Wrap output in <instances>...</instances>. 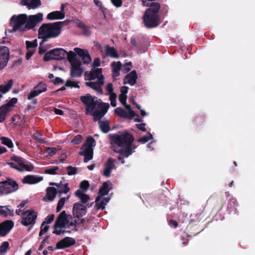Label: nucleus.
Returning a JSON list of instances; mask_svg holds the SVG:
<instances>
[{
    "label": "nucleus",
    "mask_w": 255,
    "mask_h": 255,
    "mask_svg": "<svg viewBox=\"0 0 255 255\" xmlns=\"http://www.w3.org/2000/svg\"><path fill=\"white\" fill-rule=\"evenodd\" d=\"M111 143V148L115 152L119 153L120 156L127 158L134 151L136 147L132 143L133 136L127 130L119 131L116 133L108 135Z\"/></svg>",
    "instance_id": "obj_1"
},
{
    "label": "nucleus",
    "mask_w": 255,
    "mask_h": 255,
    "mask_svg": "<svg viewBox=\"0 0 255 255\" xmlns=\"http://www.w3.org/2000/svg\"><path fill=\"white\" fill-rule=\"evenodd\" d=\"M42 13L29 15L25 13L13 15L9 20V26L12 27L10 32H25L30 30L35 31V27L43 21Z\"/></svg>",
    "instance_id": "obj_2"
},
{
    "label": "nucleus",
    "mask_w": 255,
    "mask_h": 255,
    "mask_svg": "<svg viewBox=\"0 0 255 255\" xmlns=\"http://www.w3.org/2000/svg\"><path fill=\"white\" fill-rule=\"evenodd\" d=\"M80 101L85 105V114L93 117V120L96 122L101 120L107 113L110 105L104 102H98V98L86 94L80 98Z\"/></svg>",
    "instance_id": "obj_3"
},
{
    "label": "nucleus",
    "mask_w": 255,
    "mask_h": 255,
    "mask_svg": "<svg viewBox=\"0 0 255 255\" xmlns=\"http://www.w3.org/2000/svg\"><path fill=\"white\" fill-rule=\"evenodd\" d=\"M149 8L145 11L143 15V21L148 27H154L159 24V11L161 7L157 2H148Z\"/></svg>",
    "instance_id": "obj_4"
},
{
    "label": "nucleus",
    "mask_w": 255,
    "mask_h": 255,
    "mask_svg": "<svg viewBox=\"0 0 255 255\" xmlns=\"http://www.w3.org/2000/svg\"><path fill=\"white\" fill-rule=\"evenodd\" d=\"M96 145V140L92 136H88L87 138L86 142L80 148L79 154L84 156V162H88L93 158V147Z\"/></svg>",
    "instance_id": "obj_5"
},
{
    "label": "nucleus",
    "mask_w": 255,
    "mask_h": 255,
    "mask_svg": "<svg viewBox=\"0 0 255 255\" xmlns=\"http://www.w3.org/2000/svg\"><path fill=\"white\" fill-rule=\"evenodd\" d=\"M70 21L64 20L53 23H43L37 32H61L62 28L68 25Z\"/></svg>",
    "instance_id": "obj_6"
},
{
    "label": "nucleus",
    "mask_w": 255,
    "mask_h": 255,
    "mask_svg": "<svg viewBox=\"0 0 255 255\" xmlns=\"http://www.w3.org/2000/svg\"><path fill=\"white\" fill-rule=\"evenodd\" d=\"M18 185L11 178H7L4 181L0 182V194H8L17 191Z\"/></svg>",
    "instance_id": "obj_7"
},
{
    "label": "nucleus",
    "mask_w": 255,
    "mask_h": 255,
    "mask_svg": "<svg viewBox=\"0 0 255 255\" xmlns=\"http://www.w3.org/2000/svg\"><path fill=\"white\" fill-rule=\"evenodd\" d=\"M67 54V51L63 48H54L47 52L44 54L43 60L49 61L51 60H60L64 59Z\"/></svg>",
    "instance_id": "obj_8"
},
{
    "label": "nucleus",
    "mask_w": 255,
    "mask_h": 255,
    "mask_svg": "<svg viewBox=\"0 0 255 255\" xmlns=\"http://www.w3.org/2000/svg\"><path fill=\"white\" fill-rule=\"evenodd\" d=\"M37 217V213L33 210H28L23 212V216L21 217V224L24 226H28V230L34 226Z\"/></svg>",
    "instance_id": "obj_9"
},
{
    "label": "nucleus",
    "mask_w": 255,
    "mask_h": 255,
    "mask_svg": "<svg viewBox=\"0 0 255 255\" xmlns=\"http://www.w3.org/2000/svg\"><path fill=\"white\" fill-rule=\"evenodd\" d=\"M72 219V215H67L65 211H62L57 217L53 228L65 229L68 224L69 219Z\"/></svg>",
    "instance_id": "obj_10"
},
{
    "label": "nucleus",
    "mask_w": 255,
    "mask_h": 255,
    "mask_svg": "<svg viewBox=\"0 0 255 255\" xmlns=\"http://www.w3.org/2000/svg\"><path fill=\"white\" fill-rule=\"evenodd\" d=\"M87 207L82 204L80 202H76L74 204L72 213L73 217L77 220L85 219L83 218L87 214Z\"/></svg>",
    "instance_id": "obj_11"
},
{
    "label": "nucleus",
    "mask_w": 255,
    "mask_h": 255,
    "mask_svg": "<svg viewBox=\"0 0 255 255\" xmlns=\"http://www.w3.org/2000/svg\"><path fill=\"white\" fill-rule=\"evenodd\" d=\"M9 54L7 47L0 46V71L6 66L9 59Z\"/></svg>",
    "instance_id": "obj_12"
},
{
    "label": "nucleus",
    "mask_w": 255,
    "mask_h": 255,
    "mask_svg": "<svg viewBox=\"0 0 255 255\" xmlns=\"http://www.w3.org/2000/svg\"><path fill=\"white\" fill-rule=\"evenodd\" d=\"M209 200L213 202V210L217 213L221 211L226 203L223 196H211Z\"/></svg>",
    "instance_id": "obj_13"
},
{
    "label": "nucleus",
    "mask_w": 255,
    "mask_h": 255,
    "mask_svg": "<svg viewBox=\"0 0 255 255\" xmlns=\"http://www.w3.org/2000/svg\"><path fill=\"white\" fill-rule=\"evenodd\" d=\"M14 226V222L12 220H5L0 223V236L5 237L8 234Z\"/></svg>",
    "instance_id": "obj_14"
},
{
    "label": "nucleus",
    "mask_w": 255,
    "mask_h": 255,
    "mask_svg": "<svg viewBox=\"0 0 255 255\" xmlns=\"http://www.w3.org/2000/svg\"><path fill=\"white\" fill-rule=\"evenodd\" d=\"M46 90L47 85L42 82H40L31 91L28 95L27 99L28 100H31L42 92L46 91Z\"/></svg>",
    "instance_id": "obj_15"
},
{
    "label": "nucleus",
    "mask_w": 255,
    "mask_h": 255,
    "mask_svg": "<svg viewBox=\"0 0 255 255\" xmlns=\"http://www.w3.org/2000/svg\"><path fill=\"white\" fill-rule=\"evenodd\" d=\"M71 64L70 76L72 77H80L82 76L83 70L81 68V62H76Z\"/></svg>",
    "instance_id": "obj_16"
},
{
    "label": "nucleus",
    "mask_w": 255,
    "mask_h": 255,
    "mask_svg": "<svg viewBox=\"0 0 255 255\" xmlns=\"http://www.w3.org/2000/svg\"><path fill=\"white\" fill-rule=\"evenodd\" d=\"M75 240L71 237H65L56 244L55 249H63L70 247L75 244Z\"/></svg>",
    "instance_id": "obj_17"
},
{
    "label": "nucleus",
    "mask_w": 255,
    "mask_h": 255,
    "mask_svg": "<svg viewBox=\"0 0 255 255\" xmlns=\"http://www.w3.org/2000/svg\"><path fill=\"white\" fill-rule=\"evenodd\" d=\"M74 51L79 56L82 58L84 64H87L91 62L92 58L88 51H85L79 48H75Z\"/></svg>",
    "instance_id": "obj_18"
},
{
    "label": "nucleus",
    "mask_w": 255,
    "mask_h": 255,
    "mask_svg": "<svg viewBox=\"0 0 255 255\" xmlns=\"http://www.w3.org/2000/svg\"><path fill=\"white\" fill-rule=\"evenodd\" d=\"M116 160L112 157H110L107 160L103 172V175L107 177H109L111 175V171L115 168L114 163Z\"/></svg>",
    "instance_id": "obj_19"
},
{
    "label": "nucleus",
    "mask_w": 255,
    "mask_h": 255,
    "mask_svg": "<svg viewBox=\"0 0 255 255\" xmlns=\"http://www.w3.org/2000/svg\"><path fill=\"white\" fill-rule=\"evenodd\" d=\"M43 179L42 177L37 175H28L24 176L22 179L23 184H36Z\"/></svg>",
    "instance_id": "obj_20"
},
{
    "label": "nucleus",
    "mask_w": 255,
    "mask_h": 255,
    "mask_svg": "<svg viewBox=\"0 0 255 255\" xmlns=\"http://www.w3.org/2000/svg\"><path fill=\"white\" fill-rule=\"evenodd\" d=\"M137 79V75L136 71L132 70L125 77L124 84H128L130 86H133L136 84Z\"/></svg>",
    "instance_id": "obj_21"
},
{
    "label": "nucleus",
    "mask_w": 255,
    "mask_h": 255,
    "mask_svg": "<svg viewBox=\"0 0 255 255\" xmlns=\"http://www.w3.org/2000/svg\"><path fill=\"white\" fill-rule=\"evenodd\" d=\"M57 194V189L54 187H48L46 188V194L44 197V201H53Z\"/></svg>",
    "instance_id": "obj_22"
},
{
    "label": "nucleus",
    "mask_w": 255,
    "mask_h": 255,
    "mask_svg": "<svg viewBox=\"0 0 255 255\" xmlns=\"http://www.w3.org/2000/svg\"><path fill=\"white\" fill-rule=\"evenodd\" d=\"M65 14L64 12L56 10L49 13L47 15L46 18L50 20H54L63 19L65 18Z\"/></svg>",
    "instance_id": "obj_23"
},
{
    "label": "nucleus",
    "mask_w": 255,
    "mask_h": 255,
    "mask_svg": "<svg viewBox=\"0 0 255 255\" xmlns=\"http://www.w3.org/2000/svg\"><path fill=\"white\" fill-rule=\"evenodd\" d=\"M238 206V202L235 198H231L228 203L227 211L230 214L237 213V209L236 207Z\"/></svg>",
    "instance_id": "obj_24"
},
{
    "label": "nucleus",
    "mask_w": 255,
    "mask_h": 255,
    "mask_svg": "<svg viewBox=\"0 0 255 255\" xmlns=\"http://www.w3.org/2000/svg\"><path fill=\"white\" fill-rule=\"evenodd\" d=\"M21 4L23 5L27 6L29 9H35L41 5L40 0H23L21 1Z\"/></svg>",
    "instance_id": "obj_25"
},
{
    "label": "nucleus",
    "mask_w": 255,
    "mask_h": 255,
    "mask_svg": "<svg viewBox=\"0 0 255 255\" xmlns=\"http://www.w3.org/2000/svg\"><path fill=\"white\" fill-rule=\"evenodd\" d=\"M148 42V40L146 38H143V39H138L137 42L134 38H131L130 39L131 44L138 49H141V48L143 46L146 45Z\"/></svg>",
    "instance_id": "obj_26"
},
{
    "label": "nucleus",
    "mask_w": 255,
    "mask_h": 255,
    "mask_svg": "<svg viewBox=\"0 0 255 255\" xmlns=\"http://www.w3.org/2000/svg\"><path fill=\"white\" fill-rule=\"evenodd\" d=\"M85 219L77 220L75 219L71 222H68V224L66 225V228L68 229H71V232L72 231H77L78 230L77 228V226L79 225L84 224L85 223Z\"/></svg>",
    "instance_id": "obj_27"
},
{
    "label": "nucleus",
    "mask_w": 255,
    "mask_h": 255,
    "mask_svg": "<svg viewBox=\"0 0 255 255\" xmlns=\"http://www.w3.org/2000/svg\"><path fill=\"white\" fill-rule=\"evenodd\" d=\"M112 185L110 181L104 182L99 189L98 194L101 197L108 194L111 188L109 185Z\"/></svg>",
    "instance_id": "obj_28"
},
{
    "label": "nucleus",
    "mask_w": 255,
    "mask_h": 255,
    "mask_svg": "<svg viewBox=\"0 0 255 255\" xmlns=\"http://www.w3.org/2000/svg\"><path fill=\"white\" fill-rule=\"evenodd\" d=\"M38 38L42 39V42L40 43V45L42 44V43L46 42L47 40L51 38H54L57 37L60 33H38Z\"/></svg>",
    "instance_id": "obj_29"
},
{
    "label": "nucleus",
    "mask_w": 255,
    "mask_h": 255,
    "mask_svg": "<svg viewBox=\"0 0 255 255\" xmlns=\"http://www.w3.org/2000/svg\"><path fill=\"white\" fill-rule=\"evenodd\" d=\"M105 55L107 57L110 56L114 58H119L120 57L115 48L110 46L109 45L106 46Z\"/></svg>",
    "instance_id": "obj_30"
},
{
    "label": "nucleus",
    "mask_w": 255,
    "mask_h": 255,
    "mask_svg": "<svg viewBox=\"0 0 255 255\" xmlns=\"http://www.w3.org/2000/svg\"><path fill=\"white\" fill-rule=\"evenodd\" d=\"M99 128L101 130L105 133H108L111 129L109 122L108 120L98 121Z\"/></svg>",
    "instance_id": "obj_31"
},
{
    "label": "nucleus",
    "mask_w": 255,
    "mask_h": 255,
    "mask_svg": "<svg viewBox=\"0 0 255 255\" xmlns=\"http://www.w3.org/2000/svg\"><path fill=\"white\" fill-rule=\"evenodd\" d=\"M102 73V68H97L95 70H92L89 75V77L86 78L85 77V80H94L96 78L101 76Z\"/></svg>",
    "instance_id": "obj_32"
},
{
    "label": "nucleus",
    "mask_w": 255,
    "mask_h": 255,
    "mask_svg": "<svg viewBox=\"0 0 255 255\" xmlns=\"http://www.w3.org/2000/svg\"><path fill=\"white\" fill-rule=\"evenodd\" d=\"M13 84L12 79L8 80L6 84H1L0 85V93L5 94L12 87Z\"/></svg>",
    "instance_id": "obj_33"
},
{
    "label": "nucleus",
    "mask_w": 255,
    "mask_h": 255,
    "mask_svg": "<svg viewBox=\"0 0 255 255\" xmlns=\"http://www.w3.org/2000/svg\"><path fill=\"white\" fill-rule=\"evenodd\" d=\"M9 112L10 111L3 105L0 107V123H2L4 121Z\"/></svg>",
    "instance_id": "obj_34"
},
{
    "label": "nucleus",
    "mask_w": 255,
    "mask_h": 255,
    "mask_svg": "<svg viewBox=\"0 0 255 255\" xmlns=\"http://www.w3.org/2000/svg\"><path fill=\"white\" fill-rule=\"evenodd\" d=\"M77 54L76 52L75 53L72 51H70L69 52H67L66 56H67L68 60L70 64L80 61L79 60L77 59Z\"/></svg>",
    "instance_id": "obj_35"
},
{
    "label": "nucleus",
    "mask_w": 255,
    "mask_h": 255,
    "mask_svg": "<svg viewBox=\"0 0 255 255\" xmlns=\"http://www.w3.org/2000/svg\"><path fill=\"white\" fill-rule=\"evenodd\" d=\"M125 108L127 110V111H126L127 116L124 117V118L129 120L132 119L136 115L135 113L131 109L130 105L127 106V107Z\"/></svg>",
    "instance_id": "obj_36"
},
{
    "label": "nucleus",
    "mask_w": 255,
    "mask_h": 255,
    "mask_svg": "<svg viewBox=\"0 0 255 255\" xmlns=\"http://www.w3.org/2000/svg\"><path fill=\"white\" fill-rule=\"evenodd\" d=\"M70 198V196H68L67 197H63L61 198L58 201L57 206L56 207V212H60L63 206H64L65 204V202L67 200H68Z\"/></svg>",
    "instance_id": "obj_37"
},
{
    "label": "nucleus",
    "mask_w": 255,
    "mask_h": 255,
    "mask_svg": "<svg viewBox=\"0 0 255 255\" xmlns=\"http://www.w3.org/2000/svg\"><path fill=\"white\" fill-rule=\"evenodd\" d=\"M1 143L7 146L8 148H12L13 146V144L12 140L6 137H1L0 138Z\"/></svg>",
    "instance_id": "obj_38"
},
{
    "label": "nucleus",
    "mask_w": 255,
    "mask_h": 255,
    "mask_svg": "<svg viewBox=\"0 0 255 255\" xmlns=\"http://www.w3.org/2000/svg\"><path fill=\"white\" fill-rule=\"evenodd\" d=\"M153 138L152 135L149 132H148L147 135H145L142 136L137 139V141L138 142H141L143 143H145L148 142L150 139H152Z\"/></svg>",
    "instance_id": "obj_39"
},
{
    "label": "nucleus",
    "mask_w": 255,
    "mask_h": 255,
    "mask_svg": "<svg viewBox=\"0 0 255 255\" xmlns=\"http://www.w3.org/2000/svg\"><path fill=\"white\" fill-rule=\"evenodd\" d=\"M70 191L68 187V183H65L63 185V188L58 189L57 193H58V197H60L62 194H67Z\"/></svg>",
    "instance_id": "obj_40"
},
{
    "label": "nucleus",
    "mask_w": 255,
    "mask_h": 255,
    "mask_svg": "<svg viewBox=\"0 0 255 255\" xmlns=\"http://www.w3.org/2000/svg\"><path fill=\"white\" fill-rule=\"evenodd\" d=\"M168 6L166 4H163L162 6H161L160 9L159 11L160 15L163 17H165L168 13Z\"/></svg>",
    "instance_id": "obj_41"
},
{
    "label": "nucleus",
    "mask_w": 255,
    "mask_h": 255,
    "mask_svg": "<svg viewBox=\"0 0 255 255\" xmlns=\"http://www.w3.org/2000/svg\"><path fill=\"white\" fill-rule=\"evenodd\" d=\"M10 159H11V160L15 161L16 163H17V164L19 165V166L20 167L21 166L23 163L25 161L24 159L22 157L15 155L12 156L10 157Z\"/></svg>",
    "instance_id": "obj_42"
},
{
    "label": "nucleus",
    "mask_w": 255,
    "mask_h": 255,
    "mask_svg": "<svg viewBox=\"0 0 255 255\" xmlns=\"http://www.w3.org/2000/svg\"><path fill=\"white\" fill-rule=\"evenodd\" d=\"M59 169V167L58 166H54L50 168H47L45 170L44 173L45 174H50V175H56L59 174L57 173L56 171Z\"/></svg>",
    "instance_id": "obj_43"
},
{
    "label": "nucleus",
    "mask_w": 255,
    "mask_h": 255,
    "mask_svg": "<svg viewBox=\"0 0 255 255\" xmlns=\"http://www.w3.org/2000/svg\"><path fill=\"white\" fill-rule=\"evenodd\" d=\"M9 244L8 242H3L0 246V254H5L7 252V250L9 248Z\"/></svg>",
    "instance_id": "obj_44"
},
{
    "label": "nucleus",
    "mask_w": 255,
    "mask_h": 255,
    "mask_svg": "<svg viewBox=\"0 0 255 255\" xmlns=\"http://www.w3.org/2000/svg\"><path fill=\"white\" fill-rule=\"evenodd\" d=\"M17 102V99L16 98H13L11 99L6 104L3 106L5 107L9 111L10 108L13 107Z\"/></svg>",
    "instance_id": "obj_45"
},
{
    "label": "nucleus",
    "mask_w": 255,
    "mask_h": 255,
    "mask_svg": "<svg viewBox=\"0 0 255 255\" xmlns=\"http://www.w3.org/2000/svg\"><path fill=\"white\" fill-rule=\"evenodd\" d=\"M101 197L99 196H98L96 198L95 203H96V208L97 210H99L100 209L102 210H103L105 208V205L104 204H102V201L100 203H99V202L101 200Z\"/></svg>",
    "instance_id": "obj_46"
},
{
    "label": "nucleus",
    "mask_w": 255,
    "mask_h": 255,
    "mask_svg": "<svg viewBox=\"0 0 255 255\" xmlns=\"http://www.w3.org/2000/svg\"><path fill=\"white\" fill-rule=\"evenodd\" d=\"M46 224L45 222H43L41 227H40V230L39 233V236H42L43 234L46 233L49 228V227L48 226H45V224Z\"/></svg>",
    "instance_id": "obj_47"
},
{
    "label": "nucleus",
    "mask_w": 255,
    "mask_h": 255,
    "mask_svg": "<svg viewBox=\"0 0 255 255\" xmlns=\"http://www.w3.org/2000/svg\"><path fill=\"white\" fill-rule=\"evenodd\" d=\"M20 167L25 169L27 171H31L34 169V166L31 163H28L26 161H24Z\"/></svg>",
    "instance_id": "obj_48"
},
{
    "label": "nucleus",
    "mask_w": 255,
    "mask_h": 255,
    "mask_svg": "<svg viewBox=\"0 0 255 255\" xmlns=\"http://www.w3.org/2000/svg\"><path fill=\"white\" fill-rule=\"evenodd\" d=\"M115 113L117 114L119 116L123 117L127 116L126 111L121 108L118 107L115 109Z\"/></svg>",
    "instance_id": "obj_49"
},
{
    "label": "nucleus",
    "mask_w": 255,
    "mask_h": 255,
    "mask_svg": "<svg viewBox=\"0 0 255 255\" xmlns=\"http://www.w3.org/2000/svg\"><path fill=\"white\" fill-rule=\"evenodd\" d=\"M128 97L127 95L120 94L119 96V100L120 103L124 106L125 107H127V106H129L127 104V100Z\"/></svg>",
    "instance_id": "obj_50"
},
{
    "label": "nucleus",
    "mask_w": 255,
    "mask_h": 255,
    "mask_svg": "<svg viewBox=\"0 0 255 255\" xmlns=\"http://www.w3.org/2000/svg\"><path fill=\"white\" fill-rule=\"evenodd\" d=\"M65 86L67 87L79 88L80 86L78 83H75L74 82L70 80H67L65 83Z\"/></svg>",
    "instance_id": "obj_51"
},
{
    "label": "nucleus",
    "mask_w": 255,
    "mask_h": 255,
    "mask_svg": "<svg viewBox=\"0 0 255 255\" xmlns=\"http://www.w3.org/2000/svg\"><path fill=\"white\" fill-rule=\"evenodd\" d=\"M117 95L116 93H113L110 95V100L111 101V105L112 107H115L117 106Z\"/></svg>",
    "instance_id": "obj_52"
},
{
    "label": "nucleus",
    "mask_w": 255,
    "mask_h": 255,
    "mask_svg": "<svg viewBox=\"0 0 255 255\" xmlns=\"http://www.w3.org/2000/svg\"><path fill=\"white\" fill-rule=\"evenodd\" d=\"M82 136L80 134H78L74 136L73 139L72 140L71 142L73 144H78L82 142Z\"/></svg>",
    "instance_id": "obj_53"
},
{
    "label": "nucleus",
    "mask_w": 255,
    "mask_h": 255,
    "mask_svg": "<svg viewBox=\"0 0 255 255\" xmlns=\"http://www.w3.org/2000/svg\"><path fill=\"white\" fill-rule=\"evenodd\" d=\"M58 228H54V230L53 231V234H56L57 235H60L61 234H63L65 233H71L70 230H63V229H59Z\"/></svg>",
    "instance_id": "obj_54"
},
{
    "label": "nucleus",
    "mask_w": 255,
    "mask_h": 255,
    "mask_svg": "<svg viewBox=\"0 0 255 255\" xmlns=\"http://www.w3.org/2000/svg\"><path fill=\"white\" fill-rule=\"evenodd\" d=\"M90 186L89 182L87 180L82 181L80 184V188L84 190L87 191Z\"/></svg>",
    "instance_id": "obj_55"
},
{
    "label": "nucleus",
    "mask_w": 255,
    "mask_h": 255,
    "mask_svg": "<svg viewBox=\"0 0 255 255\" xmlns=\"http://www.w3.org/2000/svg\"><path fill=\"white\" fill-rule=\"evenodd\" d=\"M25 43L27 49H29V48H35L37 46L36 40H34L33 41H26Z\"/></svg>",
    "instance_id": "obj_56"
},
{
    "label": "nucleus",
    "mask_w": 255,
    "mask_h": 255,
    "mask_svg": "<svg viewBox=\"0 0 255 255\" xmlns=\"http://www.w3.org/2000/svg\"><path fill=\"white\" fill-rule=\"evenodd\" d=\"M68 174L69 175H72L76 174L77 171V168L76 167H73L71 165H69L67 167Z\"/></svg>",
    "instance_id": "obj_57"
},
{
    "label": "nucleus",
    "mask_w": 255,
    "mask_h": 255,
    "mask_svg": "<svg viewBox=\"0 0 255 255\" xmlns=\"http://www.w3.org/2000/svg\"><path fill=\"white\" fill-rule=\"evenodd\" d=\"M111 66L113 68L112 70L120 71L121 67H122V63L120 61H118V62L114 61L111 63Z\"/></svg>",
    "instance_id": "obj_58"
},
{
    "label": "nucleus",
    "mask_w": 255,
    "mask_h": 255,
    "mask_svg": "<svg viewBox=\"0 0 255 255\" xmlns=\"http://www.w3.org/2000/svg\"><path fill=\"white\" fill-rule=\"evenodd\" d=\"M3 207H6V206H0V216H2L4 218H7L8 217V213L7 210Z\"/></svg>",
    "instance_id": "obj_59"
},
{
    "label": "nucleus",
    "mask_w": 255,
    "mask_h": 255,
    "mask_svg": "<svg viewBox=\"0 0 255 255\" xmlns=\"http://www.w3.org/2000/svg\"><path fill=\"white\" fill-rule=\"evenodd\" d=\"M95 4L100 8L103 13H105L106 8L103 5L102 3L99 0H94Z\"/></svg>",
    "instance_id": "obj_60"
},
{
    "label": "nucleus",
    "mask_w": 255,
    "mask_h": 255,
    "mask_svg": "<svg viewBox=\"0 0 255 255\" xmlns=\"http://www.w3.org/2000/svg\"><path fill=\"white\" fill-rule=\"evenodd\" d=\"M79 199L81 200V203L83 204L86 203L89 201L90 197L89 195L84 194L81 197H80Z\"/></svg>",
    "instance_id": "obj_61"
},
{
    "label": "nucleus",
    "mask_w": 255,
    "mask_h": 255,
    "mask_svg": "<svg viewBox=\"0 0 255 255\" xmlns=\"http://www.w3.org/2000/svg\"><path fill=\"white\" fill-rule=\"evenodd\" d=\"M7 164L12 168H13V169H16V170L18 171H20V172H22L23 171V169H22V168H21L20 167H19L17 166V165H15V164H14L12 162H7Z\"/></svg>",
    "instance_id": "obj_62"
},
{
    "label": "nucleus",
    "mask_w": 255,
    "mask_h": 255,
    "mask_svg": "<svg viewBox=\"0 0 255 255\" xmlns=\"http://www.w3.org/2000/svg\"><path fill=\"white\" fill-rule=\"evenodd\" d=\"M106 90L108 92V94L109 95L115 93L113 92V85L111 83H109L107 84L106 86Z\"/></svg>",
    "instance_id": "obj_63"
},
{
    "label": "nucleus",
    "mask_w": 255,
    "mask_h": 255,
    "mask_svg": "<svg viewBox=\"0 0 255 255\" xmlns=\"http://www.w3.org/2000/svg\"><path fill=\"white\" fill-rule=\"evenodd\" d=\"M47 151L49 155L52 156L56 154L57 150L55 147H48Z\"/></svg>",
    "instance_id": "obj_64"
}]
</instances>
